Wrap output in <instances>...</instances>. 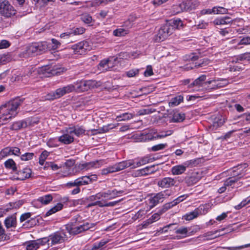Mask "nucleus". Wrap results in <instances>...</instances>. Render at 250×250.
<instances>
[{
    "label": "nucleus",
    "mask_w": 250,
    "mask_h": 250,
    "mask_svg": "<svg viewBox=\"0 0 250 250\" xmlns=\"http://www.w3.org/2000/svg\"><path fill=\"white\" fill-rule=\"evenodd\" d=\"M23 100L16 98L10 101L0 107V121L2 125L8 123L18 114V108L22 103Z\"/></svg>",
    "instance_id": "1"
},
{
    "label": "nucleus",
    "mask_w": 250,
    "mask_h": 250,
    "mask_svg": "<svg viewBox=\"0 0 250 250\" xmlns=\"http://www.w3.org/2000/svg\"><path fill=\"white\" fill-rule=\"evenodd\" d=\"M79 217L80 216L78 215L76 216L73 220L74 221L66 225V230L70 234L76 235L92 228V225L87 222L83 224H77V221Z\"/></svg>",
    "instance_id": "2"
},
{
    "label": "nucleus",
    "mask_w": 250,
    "mask_h": 250,
    "mask_svg": "<svg viewBox=\"0 0 250 250\" xmlns=\"http://www.w3.org/2000/svg\"><path fill=\"white\" fill-rule=\"evenodd\" d=\"M174 30L175 27L172 25L166 23L159 29L157 34L154 36L153 40L155 42H161L172 34Z\"/></svg>",
    "instance_id": "3"
},
{
    "label": "nucleus",
    "mask_w": 250,
    "mask_h": 250,
    "mask_svg": "<svg viewBox=\"0 0 250 250\" xmlns=\"http://www.w3.org/2000/svg\"><path fill=\"white\" fill-rule=\"evenodd\" d=\"M16 13V10L7 0H0V15L5 18H9Z\"/></svg>",
    "instance_id": "4"
},
{
    "label": "nucleus",
    "mask_w": 250,
    "mask_h": 250,
    "mask_svg": "<svg viewBox=\"0 0 250 250\" xmlns=\"http://www.w3.org/2000/svg\"><path fill=\"white\" fill-rule=\"evenodd\" d=\"M48 47L46 42L33 43L27 47L26 52L28 55H37L41 54Z\"/></svg>",
    "instance_id": "5"
},
{
    "label": "nucleus",
    "mask_w": 250,
    "mask_h": 250,
    "mask_svg": "<svg viewBox=\"0 0 250 250\" xmlns=\"http://www.w3.org/2000/svg\"><path fill=\"white\" fill-rule=\"evenodd\" d=\"M77 92H83L97 87L98 83L95 80H81L75 83Z\"/></svg>",
    "instance_id": "6"
},
{
    "label": "nucleus",
    "mask_w": 250,
    "mask_h": 250,
    "mask_svg": "<svg viewBox=\"0 0 250 250\" xmlns=\"http://www.w3.org/2000/svg\"><path fill=\"white\" fill-rule=\"evenodd\" d=\"M168 192V191L167 190L161 191L156 194L153 197L150 198L149 203L151 207H153L158 204L163 202L165 198L170 195Z\"/></svg>",
    "instance_id": "7"
},
{
    "label": "nucleus",
    "mask_w": 250,
    "mask_h": 250,
    "mask_svg": "<svg viewBox=\"0 0 250 250\" xmlns=\"http://www.w3.org/2000/svg\"><path fill=\"white\" fill-rule=\"evenodd\" d=\"M51 244L55 245L64 242L67 239V236L63 231H57L49 235Z\"/></svg>",
    "instance_id": "8"
},
{
    "label": "nucleus",
    "mask_w": 250,
    "mask_h": 250,
    "mask_svg": "<svg viewBox=\"0 0 250 250\" xmlns=\"http://www.w3.org/2000/svg\"><path fill=\"white\" fill-rule=\"evenodd\" d=\"M207 76L205 75H202L195 80L188 86V88L196 87L194 90H198L197 88L200 87H205L208 85L207 82H205Z\"/></svg>",
    "instance_id": "9"
},
{
    "label": "nucleus",
    "mask_w": 250,
    "mask_h": 250,
    "mask_svg": "<svg viewBox=\"0 0 250 250\" xmlns=\"http://www.w3.org/2000/svg\"><path fill=\"white\" fill-rule=\"evenodd\" d=\"M208 84H211L210 89H216L227 85L229 82L225 79H214L207 81Z\"/></svg>",
    "instance_id": "10"
},
{
    "label": "nucleus",
    "mask_w": 250,
    "mask_h": 250,
    "mask_svg": "<svg viewBox=\"0 0 250 250\" xmlns=\"http://www.w3.org/2000/svg\"><path fill=\"white\" fill-rule=\"evenodd\" d=\"M69 128L65 130L64 133L59 138V141L62 144L68 145L72 143L74 140V136L72 133L69 132Z\"/></svg>",
    "instance_id": "11"
},
{
    "label": "nucleus",
    "mask_w": 250,
    "mask_h": 250,
    "mask_svg": "<svg viewBox=\"0 0 250 250\" xmlns=\"http://www.w3.org/2000/svg\"><path fill=\"white\" fill-rule=\"evenodd\" d=\"M171 134V131L170 130L167 131L166 133H162L161 134H158L156 136H152L150 134L144 133L141 134L142 138H141V141H146L159 138H163Z\"/></svg>",
    "instance_id": "12"
},
{
    "label": "nucleus",
    "mask_w": 250,
    "mask_h": 250,
    "mask_svg": "<svg viewBox=\"0 0 250 250\" xmlns=\"http://www.w3.org/2000/svg\"><path fill=\"white\" fill-rule=\"evenodd\" d=\"M176 183V181L170 177H165L158 182V186L162 188H168L173 186Z\"/></svg>",
    "instance_id": "13"
},
{
    "label": "nucleus",
    "mask_w": 250,
    "mask_h": 250,
    "mask_svg": "<svg viewBox=\"0 0 250 250\" xmlns=\"http://www.w3.org/2000/svg\"><path fill=\"white\" fill-rule=\"evenodd\" d=\"M172 117L170 118V123H179L183 122L185 119V114L177 110H174L171 113Z\"/></svg>",
    "instance_id": "14"
},
{
    "label": "nucleus",
    "mask_w": 250,
    "mask_h": 250,
    "mask_svg": "<svg viewBox=\"0 0 250 250\" xmlns=\"http://www.w3.org/2000/svg\"><path fill=\"white\" fill-rule=\"evenodd\" d=\"M103 198L108 200H111L118 197L119 194L124 192L123 190H117L116 189L113 190H108L105 192H102Z\"/></svg>",
    "instance_id": "15"
},
{
    "label": "nucleus",
    "mask_w": 250,
    "mask_h": 250,
    "mask_svg": "<svg viewBox=\"0 0 250 250\" xmlns=\"http://www.w3.org/2000/svg\"><path fill=\"white\" fill-rule=\"evenodd\" d=\"M116 58L114 57H111L106 60H104L101 61L99 66L102 68L103 71H107L111 68L113 66V62L116 61Z\"/></svg>",
    "instance_id": "16"
},
{
    "label": "nucleus",
    "mask_w": 250,
    "mask_h": 250,
    "mask_svg": "<svg viewBox=\"0 0 250 250\" xmlns=\"http://www.w3.org/2000/svg\"><path fill=\"white\" fill-rule=\"evenodd\" d=\"M86 42H80L72 45V48L74 50L75 54H83L85 53L86 48L85 47Z\"/></svg>",
    "instance_id": "17"
},
{
    "label": "nucleus",
    "mask_w": 250,
    "mask_h": 250,
    "mask_svg": "<svg viewBox=\"0 0 250 250\" xmlns=\"http://www.w3.org/2000/svg\"><path fill=\"white\" fill-rule=\"evenodd\" d=\"M32 173V170L30 168L25 167L22 170H18L16 173L19 176L18 179L23 180L26 178L30 177Z\"/></svg>",
    "instance_id": "18"
},
{
    "label": "nucleus",
    "mask_w": 250,
    "mask_h": 250,
    "mask_svg": "<svg viewBox=\"0 0 250 250\" xmlns=\"http://www.w3.org/2000/svg\"><path fill=\"white\" fill-rule=\"evenodd\" d=\"M186 11H190L195 9L200 5V2L198 0H187L183 1Z\"/></svg>",
    "instance_id": "19"
},
{
    "label": "nucleus",
    "mask_w": 250,
    "mask_h": 250,
    "mask_svg": "<svg viewBox=\"0 0 250 250\" xmlns=\"http://www.w3.org/2000/svg\"><path fill=\"white\" fill-rule=\"evenodd\" d=\"M187 169V167L184 163L173 167L171 169V173L174 175H181L184 173Z\"/></svg>",
    "instance_id": "20"
},
{
    "label": "nucleus",
    "mask_w": 250,
    "mask_h": 250,
    "mask_svg": "<svg viewBox=\"0 0 250 250\" xmlns=\"http://www.w3.org/2000/svg\"><path fill=\"white\" fill-rule=\"evenodd\" d=\"M234 168L235 169L233 170L232 172L231 177L235 178V179L238 181L240 179L243 177L245 174L243 171L242 166H238Z\"/></svg>",
    "instance_id": "21"
},
{
    "label": "nucleus",
    "mask_w": 250,
    "mask_h": 250,
    "mask_svg": "<svg viewBox=\"0 0 250 250\" xmlns=\"http://www.w3.org/2000/svg\"><path fill=\"white\" fill-rule=\"evenodd\" d=\"M28 123H29V121L26 122L25 120L16 122L13 123L10 128L12 130H20L21 128L26 127Z\"/></svg>",
    "instance_id": "22"
},
{
    "label": "nucleus",
    "mask_w": 250,
    "mask_h": 250,
    "mask_svg": "<svg viewBox=\"0 0 250 250\" xmlns=\"http://www.w3.org/2000/svg\"><path fill=\"white\" fill-rule=\"evenodd\" d=\"M4 224L7 229L10 228H15L17 224L16 216L13 215L6 218Z\"/></svg>",
    "instance_id": "23"
},
{
    "label": "nucleus",
    "mask_w": 250,
    "mask_h": 250,
    "mask_svg": "<svg viewBox=\"0 0 250 250\" xmlns=\"http://www.w3.org/2000/svg\"><path fill=\"white\" fill-rule=\"evenodd\" d=\"M103 163L102 160L95 161L89 163H86L82 165V168L83 169H88L92 167L98 168Z\"/></svg>",
    "instance_id": "24"
},
{
    "label": "nucleus",
    "mask_w": 250,
    "mask_h": 250,
    "mask_svg": "<svg viewBox=\"0 0 250 250\" xmlns=\"http://www.w3.org/2000/svg\"><path fill=\"white\" fill-rule=\"evenodd\" d=\"M155 171V166L152 165L139 170L138 171V174L139 176L147 175L154 173Z\"/></svg>",
    "instance_id": "25"
},
{
    "label": "nucleus",
    "mask_w": 250,
    "mask_h": 250,
    "mask_svg": "<svg viewBox=\"0 0 250 250\" xmlns=\"http://www.w3.org/2000/svg\"><path fill=\"white\" fill-rule=\"evenodd\" d=\"M232 21L231 19L228 16L215 19L213 23L214 25H225L231 23Z\"/></svg>",
    "instance_id": "26"
},
{
    "label": "nucleus",
    "mask_w": 250,
    "mask_h": 250,
    "mask_svg": "<svg viewBox=\"0 0 250 250\" xmlns=\"http://www.w3.org/2000/svg\"><path fill=\"white\" fill-rule=\"evenodd\" d=\"M52 69L50 66L46 65L40 67L38 70V72L40 74H42L44 77H49L52 73Z\"/></svg>",
    "instance_id": "27"
},
{
    "label": "nucleus",
    "mask_w": 250,
    "mask_h": 250,
    "mask_svg": "<svg viewBox=\"0 0 250 250\" xmlns=\"http://www.w3.org/2000/svg\"><path fill=\"white\" fill-rule=\"evenodd\" d=\"M70 131L69 132L72 133V134H75L77 136H80V135L84 134L85 129L83 126H74L72 127H69Z\"/></svg>",
    "instance_id": "28"
},
{
    "label": "nucleus",
    "mask_w": 250,
    "mask_h": 250,
    "mask_svg": "<svg viewBox=\"0 0 250 250\" xmlns=\"http://www.w3.org/2000/svg\"><path fill=\"white\" fill-rule=\"evenodd\" d=\"M175 230V233L176 234H181V236H177L178 239L182 238H185L188 236V229L187 227H182L178 229H174Z\"/></svg>",
    "instance_id": "29"
},
{
    "label": "nucleus",
    "mask_w": 250,
    "mask_h": 250,
    "mask_svg": "<svg viewBox=\"0 0 250 250\" xmlns=\"http://www.w3.org/2000/svg\"><path fill=\"white\" fill-rule=\"evenodd\" d=\"M4 166L7 169H10L15 172L17 171L16 164L12 159H9L4 163Z\"/></svg>",
    "instance_id": "30"
},
{
    "label": "nucleus",
    "mask_w": 250,
    "mask_h": 250,
    "mask_svg": "<svg viewBox=\"0 0 250 250\" xmlns=\"http://www.w3.org/2000/svg\"><path fill=\"white\" fill-rule=\"evenodd\" d=\"M131 161L130 160L124 161L118 163H116V166L117 171L123 170L126 168L130 167L131 165Z\"/></svg>",
    "instance_id": "31"
},
{
    "label": "nucleus",
    "mask_w": 250,
    "mask_h": 250,
    "mask_svg": "<svg viewBox=\"0 0 250 250\" xmlns=\"http://www.w3.org/2000/svg\"><path fill=\"white\" fill-rule=\"evenodd\" d=\"M90 180L87 176H82L75 180L78 187L88 185L90 183Z\"/></svg>",
    "instance_id": "32"
},
{
    "label": "nucleus",
    "mask_w": 250,
    "mask_h": 250,
    "mask_svg": "<svg viewBox=\"0 0 250 250\" xmlns=\"http://www.w3.org/2000/svg\"><path fill=\"white\" fill-rule=\"evenodd\" d=\"M185 180V182L187 185L188 186H191L197 183L198 182L199 179L194 174H192L190 176H187Z\"/></svg>",
    "instance_id": "33"
},
{
    "label": "nucleus",
    "mask_w": 250,
    "mask_h": 250,
    "mask_svg": "<svg viewBox=\"0 0 250 250\" xmlns=\"http://www.w3.org/2000/svg\"><path fill=\"white\" fill-rule=\"evenodd\" d=\"M184 11H186V9L183 1L181 3L174 5L172 8L173 14H177Z\"/></svg>",
    "instance_id": "34"
},
{
    "label": "nucleus",
    "mask_w": 250,
    "mask_h": 250,
    "mask_svg": "<svg viewBox=\"0 0 250 250\" xmlns=\"http://www.w3.org/2000/svg\"><path fill=\"white\" fill-rule=\"evenodd\" d=\"M63 208L62 203H58L56 206L50 208L45 214V216H49L51 214L61 210Z\"/></svg>",
    "instance_id": "35"
},
{
    "label": "nucleus",
    "mask_w": 250,
    "mask_h": 250,
    "mask_svg": "<svg viewBox=\"0 0 250 250\" xmlns=\"http://www.w3.org/2000/svg\"><path fill=\"white\" fill-rule=\"evenodd\" d=\"M134 117V115L131 113H124L116 117L117 121H126L133 118Z\"/></svg>",
    "instance_id": "36"
},
{
    "label": "nucleus",
    "mask_w": 250,
    "mask_h": 250,
    "mask_svg": "<svg viewBox=\"0 0 250 250\" xmlns=\"http://www.w3.org/2000/svg\"><path fill=\"white\" fill-rule=\"evenodd\" d=\"M183 97L181 95H179L171 99L170 102L169 103V105L171 107L177 106L183 102Z\"/></svg>",
    "instance_id": "37"
},
{
    "label": "nucleus",
    "mask_w": 250,
    "mask_h": 250,
    "mask_svg": "<svg viewBox=\"0 0 250 250\" xmlns=\"http://www.w3.org/2000/svg\"><path fill=\"white\" fill-rule=\"evenodd\" d=\"M117 172L116 164L113 166H110L106 168H103L101 171L102 175H107L109 173Z\"/></svg>",
    "instance_id": "38"
},
{
    "label": "nucleus",
    "mask_w": 250,
    "mask_h": 250,
    "mask_svg": "<svg viewBox=\"0 0 250 250\" xmlns=\"http://www.w3.org/2000/svg\"><path fill=\"white\" fill-rule=\"evenodd\" d=\"M10 234H6L0 222V241H7L10 239Z\"/></svg>",
    "instance_id": "39"
},
{
    "label": "nucleus",
    "mask_w": 250,
    "mask_h": 250,
    "mask_svg": "<svg viewBox=\"0 0 250 250\" xmlns=\"http://www.w3.org/2000/svg\"><path fill=\"white\" fill-rule=\"evenodd\" d=\"M52 199L53 197L52 195L50 194H47L39 197L38 201L41 202L42 204L46 205L49 203Z\"/></svg>",
    "instance_id": "40"
},
{
    "label": "nucleus",
    "mask_w": 250,
    "mask_h": 250,
    "mask_svg": "<svg viewBox=\"0 0 250 250\" xmlns=\"http://www.w3.org/2000/svg\"><path fill=\"white\" fill-rule=\"evenodd\" d=\"M208 205H202L200 206L198 208H196V211L198 212V215L206 214L208 211Z\"/></svg>",
    "instance_id": "41"
},
{
    "label": "nucleus",
    "mask_w": 250,
    "mask_h": 250,
    "mask_svg": "<svg viewBox=\"0 0 250 250\" xmlns=\"http://www.w3.org/2000/svg\"><path fill=\"white\" fill-rule=\"evenodd\" d=\"M214 14H225L228 13V9L221 6H215L213 7Z\"/></svg>",
    "instance_id": "42"
},
{
    "label": "nucleus",
    "mask_w": 250,
    "mask_h": 250,
    "mask_svg": "<svg viewBox=\"0 0 250 250\" xmlns=\"http://www.w3.org/2000/svg\"><path fill=\"white\" fill-rule=\"evenodd\" d=\"M200 162V159L199 158L190 160L189 161H187L184 163L185 166L187 168L188 167H195L198 165Z\"/></svg>",
    "instance_id": "43"
},
{
    "label": "nucleus",
    "mask_w": 250,
    "mask_h": 250,
    "mask_svg": "<svg viewBox=\"0 0 250 250\" xmlns=\"http://www.w3.org/2000/svg\"><path fill=\"white\" fill-rule=\"evenodd\" d=\"M81 20L86 24H89L93 21L92 17L88 13H84L81 16Z\"/></svg>",
    "instance_id": "44"
},
{
    "label": "nucleus",
    "mask_w": 250,
    "mask_h": 250,
    "mask_svg": "<svg viewBox=\"0 0 250 250\" xmlns=\"http://www.w3.org/2000/svg\"><path fill=\"white\" fill-rule=\"evenodd\" d=\"M199 216L198 212L195 209L193 211L190 212L185 215V219L187 220H191Z\"/></svg>",
    "instance_id": "45"
},
{
    "label": "nucleus",
    "mask_w": 250,
    "mask_h": 250,
    "mask_svg": "<svg viewBox=\"0 0 250 250\" xmlns=\"http://www.w3.org/2000/svg\"><path fill=\"white\" fill-rule=\"evenodd\" d=\"M209 62V61L207 58H203L195 62V66L197 67H204L207 65Z\"/></svg>",
    "instance_id": "46"
},
{
    "label": "nucleus",
    "mask_w": 250,
    "mask_h": 250,
    "mask_svg": "<svg viewBox=\"0 0 250 250\" xmlns=\"http://www.w3.org/2000/svg\"><path fill=\"white\" fill-rule=\"evenodd\" d=\"M102 199H103V195L102 192L97 193L95 195H91L89 197V200L90 201H103Z\"/></svg>",
    "instance_id": "47"
},
{
    "label": "nucleus",
    "mask_w": 250,
    "mask_h": 250,
    "mask_svg": "<svg viewBox=\"0 0 250 250\" xmlns=\"http://www.w3.org/2000/svg\"><path fill=\"white\" fill-rule=\"evenodd\" d=\"M39 248V246L36 241H32L27 244L26 246L27 250H36Z\"/></svg>",
    "instance_id": "48"
},
{
    "label": "nucleus",
    "mask_w": 250,
    "mask_h": 250,
    "mask_svg": "<svg viewBox=\"0 0 250 250\" xmlns=\"http://www.w3.org/2000/svg\"><path fill=\"white\" fill-rule=\"evenodd\" d=\"M9 146L6 147L0 151V159H2L10 155Z\"/></svg>",
    "instance_id": "49"
},
{
    "label": "nucleus",
    "mask_w": 250,
    "mask_h": 250,
    "mask_svg": "<svg viewBox=\"0 0 250 250\" xmlns=\"http://www.w3.org/2000/svg\"><path fill=\"white\" fill-rule=\"evenodd\" d=\"M34 156V153L32 152H27L21 155V161H26L32 160Z\"/></svg>",
    "instance_id": "50"
},
{
    "label": "nucleus",
    "mask_w": 250,
    "mask_h": 250,
    "mask_svg": "<svg viewBox=\"0 0 250 250\" xmlns=\"http://www.w3.org/2000/svg\"><path fill=\"white\" fill-rule=\"evenodd\" d=\"M65 94L69 93L73 91H76L75 83L73 84H68L63 87Z\"/></svg>",
    "instance_id": "51"
},
{
    "label": "nucleus",
    "mask_w": 250,
    "mask_h": 250,
    "mask_svg": "<svg viewBox=\"0 0 250 250\" xmlns=\"http://www.w3.org/2000/svg\"><path fill=\"white\" fill-rule=\"evenodd\" d=\"M9 149H10V155H14L17 156L21 155V149L19 147L15 146H9Z\"/></svg>",
    "instance_id": "52"
},
{
    "label": "nucleus",
    "mask_w": 250,
    "mask_h": 250,
    "mask_svg": "<svg viewBox=\"0 0 250 250\" xmlns=\"http://www.w3.org/2000/svg\"><path fill=\"white\" fill-rule=\"evenodd\" d=\"M167 23H169L170 25H172L175 27V28H176L175 26L177 27L178 26H182L183 25L182 21L179 19H173L170 21L169 22H167Z\"/></svg>",
    "instance_id": "53"
},
{
    "label": "nucleus",
    "mask_w": 250,
    "mask_h": 250,
    "mask_svg": "<svg viewBox=\"0 0 250 250\" xmlns=\"http://www.w3.org/2000/svg\"><path fill=\"white\" fill-rule=\"evenodd\" d=\"M237 181H238V180H237V179H235V178L230 177H229V178H228L225 181L224 185L225 186H227V187L231 186L232 185H233L234 183H235Z\"/></svg>",
    "instance_id": "54"
},
{
    "label": "nucleus",
    "mask_w": 250,
    "mask_h": 250,
    "mask_svg": "<svg viewBox=\"0 0 250 250\" xmlns=\"http://www.w3.org/2000/svg\"><path fill=\"white\" fill-rule=\"evenodd\" d=\"M145 212L143 210H140L132 217V219L136 221L138 219L142 218L145 215Z\"/></svg>",
    "instance_id": "55"
},
{
    "label": "nucleus",
    "mask_w": 250,
    "mask_h": 250,
    "mask_svg": "<svg viewBox=\"0 0 250 250\" xmlns=\"http://www.w3.org/2000/svg\"><path fill=\"white\" fill-rule=\"evenodd\" d=\"M25 121H29V123L27 124V127L28 126H32L34 125L37 124L39 123V120L37 118L31 117L26 119Z\"/></svg>",
    "instance_id": "56"
},
{
    "label": "nucleus",
    "mask_w": 250,
    "mask_h": 250,
    "mask_svg": "<svg viewBox=\"0 0 250 250\" xmlns=\"http://www.w3.org/2000/svg\"><path fill=\"white\" fill-rule=\"evenodd\" d=\"M130 161H131V165L130 166V167L131 168H135L137 167L144 165V164H143V163L142 162L140 159L137 161L135 160H130Z\"/></svg>",
    "instance_id": "57"
},
{
    "label": "nucleus",
    "mask_w": 250,
    "mask_h": 250,
    "mask_svg": "<svg viewBox=\"0 0 250 250\" xmlns=\"http://www.w3.org/2000/svg\"><path fill=\"white\" fill-rule=\"evenodd\" d=\"M130 161H131V165L130 166V167L131 168H135L137 167L144 165V164H143V163L142 162L140 159L137 161L135 160H130Z\"/></svg>",
    "instance_id": "58"
},
{
    "label": "nucleus",
    "mask_w": 250,
    "mask_h": 250,
    "mask_svg": "<svg viewBox=\"0 0 250 250\" xmlns=\"http://www.w3.org/2000/svg\"><path fill=\"white\" fill-rule=\"evenodd\" d=\"M167 146V144H158L153 146L151 147V150L153 151H157L164 149Z\"/></svg>",
    "instance_id": "59"
},
{
    "label": "nucleus",
    "mask_w": 250,
    "mask_h": 250,
    "mask_svg": "<svg viewBox=\"0 0 250 250\" xmlns=\"http://www.w3.org/2000/svg\"><path fill=\"white\" fill-rule=\"evenodd\" d=\"M85 31V29L83 27H80L74 29L71 33V34L74 35H81L83 34Z\"/></svg>",
    "instance_id": "60"
},
{
    "label": "nucleus",
    "mask_w": 250,
    "mask_h": 250,
    "mask_svg": "<svg viewBox=\"0 0 250 250\" xmlns=\"http://www.w3.org/2000/svg\"><path fill=\"white\" fill-rule=\"evenodd\" d=\"M238 45H248L250 44V37H246L242 39L237 43Z\"/></svg>",
    "instance_id": "61"
},
{
    "label": "nucleus",
    "mask_w": 250,
    "mask_h": 250,
    "mask_svg": "<svg viewBox=\"0 0 250 250\" xmlns=\"http://www.w3.org/2000/svg\"><path fill=\"white\" fill-rule=\"evenodd\" d=\"M54 92L57 98H59L65 94L63 87L56 89Z\"/></svg>",
    "instance_id": "62"
},
{
    "label": "nucleus",
    "mask_w": 250,
    "mask_h": 250,
    "mask_svg": "<svg viewBox=\"0 0 250 250\" xmlns=\"http://www.w3.org/2000/svg\"><path fill=\"white\" fill-rule=\"evenodd\" d=\"M224 122L225 121L224 119H222L214 122L212 125L213 129H216L218 127L222 126L224 124Z\"/></svg>",
    "instance_id": "63"
},
{
    "label": "nucleus",
    "mask_w": 250,
    "mask_h": 250,
    "mask_svg": "<svg viewBox=\"0 0 250 250\" xmlns=\"http://www.w3.org/2000/svg\"><path fill=\"white\" fill-rule=\"evenodd\" d=\"M24 203L23 200H19L14 203H10V205L12 208H18L22 206Z\"/></svg>",
    "instance_id": "64"
}]
</instances>
